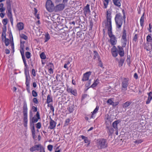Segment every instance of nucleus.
<instances>
[{
	"instance_id": "nucleus-17",
	"label": "nucleus",
	"mask_w": 152,
	"mask_h": 152,
	"mask_svg": "<svg viewBox=\"0 0 152 152\" xmlns=\"http://www.w3.org/2000/svg\"><path fill=\"white\" fill-rule=\"evenodd\" d=\"M120 122L121 121L119 120H118L115 121L113 123V127L115 129V130H117L118 129L117 126L118 124H119Z\"/></svg>"
},
{
	"instance_id": "nucleus-48",
	"label": "nucleus",
	"mask_w": 152,
	"mask_h": 152,
	"mask_svg": "<svg viewBox=\"0 0 152 152\" xmlns=\"http://www.w3.org/2000/svg\"><path fill=\"white\" fill-rule=\"evenodd\" d=\"M32 96L34 97H36L37 96V93L34 90H33L32 91Z\"/></svg>"
},
{
	"instance_id": "nucleus-31",
	"label": "nucleus",
	"mask_w": 152,
	"mask_h": 152,
	"mask_svg": "<svg viewBox=\"0 0 152 152\" xmlns=\"http://www.w3.org/2000/svg\"><path fill=\"white\" fill-rule=\"evenodd\" d=\"M50 38V37L48 33H46L45 35V38L44 39L45 42H47Z\"/></svg>"
},
{
	"instance_id": "nucleus-13",
	"label": "nucleus",
	"mask_w": 152,
	"mask_h": 152,
	"mask_svg": "<svg viewBox=\"0 0 152 152\" xmlns=\"http://www.w3.org/2000/svg\"><path fill=\"white\" fill-rule=\"evenodd\" d=\"M20 52L22 56V57L23 61L25 65V66L27 68V65L26 63V61L25 59V58L24 56V48H22V49H20Z\"/></svg>"
},
{
	"instance_id": "nucleus-40",
	"label": "nucleus",
	"mask_w": 152,
	"mask_h": 152,
	"mask_svg": "<svg viewBox=\"0 0 152 152\" xmlns=\"http://www.w3.org/2000/svg\"><path fill=\"white\" fill-rule=\"evenodd\" d=\"M2 22L4 25V26H6V25L8 23V20L7 18L4 19L3 20Z\"/></svg>"
},
{
	"instance_id": "nucleus-54",
	"label": "nucleus",
	"mask_w": 152,
	"mask_h": 152,
	"mask_svg": "<svg viewBox=\"0 0 152 152\" xmlns=\"http://www.w3.org/2000/svg\"><path fill=\"white\" fill-rule=\"evenodd\" d=\"M32 110H33V111L34 112H37V108L36 107H35L34 106H32Z\"/></svg>"
},
{
	"instance_id": "nucleus-62",
	"label": "nucleus",
	"mask_w": 152,
	"mask_h": 152,
	"mask_svg": "<svg viewBox=\"0 0 152 152\" xmlns=\"http://www.w3.org/2000/svg\"><path fill=\"white\" fill-rule=\"evenodd\" d=\"M97 84H96V83H95L94 82V83L92 84V85L90 87H91L92 88H94V87H96L97 86Z\"/></svg>"
},
{
	"instance_id": "nucleus-43",
	"label": "nucleus",
	"mask_w": 152,
	"mask_h": 152,
	"mask_svg": "<svg viewBox=\"0 0 152 152\" xmlns=\"http://www.w3.org/2000/svg\"><path fill=\"white\" fill-rule=\"evenodd\" d=\"M9 40L8 39H4V42L6 46H8L9 45Z\"/></svg>"
},
{
	"instance_id": "nucleus-1",
	"label": "nucleus",
	"mask_w": 152,
	"mask_h": 152,
	"mask_svg": "<svg viewBox=\"0 0 152 152\" xmlns=\"http://www.w3.org/2000/svg\"><path fill=\"white\" fill-rule=\"evenodd\" d=\"M23 125L25 127L27 126L28 124V108L26 102L24 101L23 103Z\"/></svg>"
},
{
	"instance_id": "nucleus-19",
	"label": "nucleus",
	"mask_w": 152,
	"mask_h": 152,
	"mask_svg": "<svg viewBox=\"0 0 152 152\" xmlns=\"http://www.w3.org/2000/svg\"><path fill=\"white\" fill-rule=\"evenodd\" d=\"M152 44H150L149 45V43H146L144 44V48L147 51H150L152 48Z\"/></svg>"
},
{
	"instance_id": "nucleus-44",
	"label": "nucleus",
	"mask_w": 152,
	"mask_h": 152,
	"mask_svg": "<svg viewBox=\"0 0 152 152\" xmlns=\"http://www.w3.org/2000/svg\"><path fill=\"white\" fill-rule=\"evenodd\" d=\"M20 37L25 40H27L28 39L26 35L23 34H22L20 35Z\"/></svg>"
},
{
	"instance_id": "nucleus-45",
	"label": "nucleus",
	"mask_w": 152,
	"mask_h": 152,
	"mask_svg": "<svg viewBox=\"0 0 152 152\" xmlns=\"http://www.w3.org/2000/svg\"><path fill=\"white\" fill-rule=\"evenodd\" d=\"M123 48V47H122V46L121 47L120 46H118V52L124 51V49Z\"/></svg>"
},
{
	"instance_id": "nucleus-11",
	"label": "nucleus",
	"mask_w": 152,
	"mask_h": 152,
	"mask_svg": "<svg viewBox=\"0 0 152 152\" xmlns=\"http://www.w3.org/2000/svg\"><path fill=\"white\" fill-rule=\"evenodd\" d=\"M65 5L63 4H59L54 7V10L56 12L61 11L64 9Z\"/></svg>"
},
{
	"instance_id": "nucleus-14",
	"label": "nucleus",
	"mask_w": 152,
	"mask_h": 152,
	"mask_svg": "<svg viewBox=\"0 0 152 152\" xmlns=\"http://www.w3.org/2000/svg\"><path fill=\"white\" fill-rule=\"evenodd\" d=\"M91 72L90 71L84 73L83 75V77L82 78V80L83 81L88 80L89 79V78L91 75Z\"/></svg>"
},
{
	"instance_id": "nucleus-29",
	"label": "nucleus",
	"mask_w": 152,
	"mask_h": 152,
	"mask_svg": "<svg viewBox=\"0 0 152 152\" xmlns=\"http://www.w3.org/2000/svg\"><path fill=\"white\" fill-rule=\"evenodd\" d=\"M53 102V98L50 94H48L47 97V103L49 104L51 102Z\"/></svg>"
},
{
	"instance_id": "nucleus-39",
	"label": "nucleus",
	"mask_w": 152,
	"mask_h": 152,
	"mask_svg": "<svg viewBox=\"0 0 152 152\" xmlns=\"http://www.w3.org/2000/svg\"><path fill=\"white\" fill-rule=\"evenodd\" d=\"M40 57L42 59H45L46 58V56L44 52H42L40 54Z\"/></svg>"
},
{
	"instance_id": "nucleus-59",
	"label": "nucleus",
	"mask_w": 152,
	"mask_h": 152,
	"mask_svg": "<svg viewBox=\"0 0 152 152\" xmlns=\"http://www.w3.org/2000/svg\"><path fill=\"white\" fill-rule=\"evenodd\" d=\"M118 54L121 57L124 56V51L119 52Z\"/></svg>"
},
{
	"instance_id": "nucleus-20",
	"label": "nucleus",
	"mask_w": 152,
	"mask_h": 152,
	"mask_svg": "<svg viewBox=\"0 0 152 152\" xmlns=\"http://www.w3.org/2000/svg\"><path fill=\"white\" fill-rule=\"evenodd\" d=\"M89 6V4H87L84 8V13L85 15L88 13H90L91 12Z\"/></svg>"
},
{
	"instance_id": "nucleus-22",
	"label": "nucleus",
	"mask_w": 152,
	"mask_h": 152,
	"mask_svg": "<svg viewBox=\"0 0 152 152\" xmlns=\"http://www.w3.org/2000/svg\"><path fill=\"white\" fill-rule=\"evenodd\" d=\"M17 26L19 31L22 30L24 28V24L22 22H20L18 23Z\"/></svg>"
},
{
	"instance_id": "nucleus-27",
	"label": "nucleus",
	"mask_w": 152,
	"mask_h": 152,
	"mask_svg": "<svg viewBox=\"0 0 152 152\" xmlns=\"http://www.w3.org/2000/svg\"><path fill=\"white\" fill-rule=\"evenodd\" d=\"M132 102L130 101H127L124 103L122 105L123 108H126L128 107L132 103Z\"/></svg>"
},
{
	"instance_id": "nucleus-56",
	"label": "nucleus",
	"mask_w": 152,
	"mask_h": 152,
	"mask_svg": "<svg viewBox=\"0 0 152 152\" xmlns=\"http://www.w3.org/2000/svg\"><path fill=\"white\" fill-rule=\"evenodd\" d=\"M33 102L34 103H35L36 104H37L38 103V99L36 98H34L33 99Z\"/></svg>"
},
{
	"instance_id": "nucleus-28",
	"label": "nucleus",
	"mask_w": 152,
	"mask_h": 152,
	"mask_svg": "<svg viewBox=\"0 0 152 152\" xmlns=\"http://www.w3.org/2000/svg\"><path fill=\"white\" fill-rule=\"evenodd\" d=\"M77 37L82 38L84 36V33L82 31H78L77 33Z\"/></svg>"
},
{
	"instance_id": "nucleus-64",
	"label": "nucleus",
	"mask_w": 152,
	"mask_h": 152,
	"mask_svg": "<svg viewBox=\"0 0 152 152\" xmlns=\"http://www.w3.org/2000/svg\"><path fill=\"white\" fill-rule=\"evenodd\" d=\"M48 66L50 68H53L54 66L53 64L51 63H49Z\"/></svg>"
},
{
	"instance_id": "nucleus-60",
	"label": "nucleus",
	"mask_w": 152,
	"mask_h": 152,
	"mask_svg": "<svg viewBox=\"0 0 152 152\" xmlns=\"http://www.w3.org/2000/svg\"><path fill=\"white\" fill-rule=\"evenodd\" d=\"M152 28V26L151 23H149V28L148 29L149 32L151 33L152 32L151 29Z\"/></svg>"
},
{
	"instance_id": "nucleus-9",
	"label": "nucleus",
	"mask_w": 152,
	"mask_h": 152,
	"mask_svg": "<svg viewBox=\"0 0 152 152\" xmlns=\"http://www.w3.org/2000/svg\"><path fill=\"white\" fill-rule=\"evenodd\" d=\"M122 39L123 40V41L121 42L122 46L123 47H125L126 45L127 40L126 38V30L124 28L123 29Z\"/></svg>"
},
{
	"instance_id": "nucleus-35",
	"label": "nucleus",
	"mask_w": 152,
	"mask_h": 152,
	"mask_svg": "<svg viewBox=\"0 0 152 152\" xmlns=\"http://www.w3.org/2000/svg\"><path fill=\"white\" fill-rule=\"evenodd\" d=\"M99 109V107L97 106L96 108L92 112L91 116V118H93V116L98 111Z\"/></svg>"
},
{
	"instance_id": "nucleus-8",
	"label": "nucleus",
	"mask_w": 152,
	"mask_h": 152,
	"mask_svg": "<svg viewBox=\"0 0 152 152\" xmlns=\"http://www.w3.org/2000/svg\"><path fill=\"white\" fill-rule=\"evenodd\" d=\"M45 6L47 10L49 12H53L54 10V5L51 0L47 1Z\"/></svg>"
},
{
	"instance_id": "nucleus-38",
	"label": "nucleus",
	"mask_w": 152,
	"mask_h": 152,
	"mask_svg": "<svg viewBox=\"0 0 152 152\" xmlns=\"http://www.w3.org/2000/svg\"><path fill=\"white\" fill-rule=\"evenodd\" d=\"M146 39L148 42H152V38L149 35L147 36Z\"/></svg>"
},
{
	"instance_id": "nucleus-63",
	"label": "nucleus",
	"mask_w": 152,
	"mask_h": 152,
	"mask_svg": "<svg viewBox=\"0 0 152 152\" xmlns=\"http://www.w3.org/2000/svg\"><path fill=\"white\" fill-rule=\"evenodd\" d=\"M98 61H99V66H100L101 67H102L103 66V64H102V62L100 60V59H99L98 60Z\"/></svg>"
},
{
	"instance_id": "nucleus-61",
	"label": "nucleus",
	"mask_w": 152,
	"mask_h": 152,
	"mask_svg": "<svg viewBox=\"0 0 152 152\" xmlns=\"http://www.w3.org/2000/svg\"><path fill=\"white\" fill-rule=\"evenodd\" d=\"M31 126H32V128L31 129V132H35V129L34 124H32Z\"/></svg>"
},
{
	"instance_id": "nucleus-50",
	"label": "nucleus",
	"mask_w": 152,
	"mask_h": 152,
	"mask_svg": "<svg viewBox=\"0 0 152 152\" xmlns=\"http://www.w3.org/2000/svg\"><path fill=\"white\" fill-rule=\"evenodd\" d=\"M36 127L37 129H39L41 127V124L40 122H38L36 124Z\"/></svg>"
},
{
	"instance_id": "nucleus-21",
	"label": "nucleus",
	"mask_w": 152,
	"mask_h": 152,
	"mask_svg": "<svg viewBox=\"0 0 152 152\" xmlns=\"http://www.w3.org/2000/svg\"><path fill=\"white\" fill-rule=\"evenodd\" d=\"M148 97L147 101H146V103L147 104H149L152 99V92L151 91L148 93Z\"/></svg>"
},
{
	"instance_id": "nucleus-46",
	"label": "nucleus",
	"mask_w": 152,
	"mask_h": 152,
	"mask_svg": "<svg viewBox=\"0 0 152 152\" xmlns=\"http://www.w3.org/2000/svg\"><path fill=\"white\" fill-rule=\"evenodd\" d=\"M53 147V145H49L47 146L48 150L50 151H52Z\"/></svg>"
},
{
	"instance_id": "nucleus-58",
	"label": "nucleus",
	"mask_w": 152,
	"mask_h": 152,
	"mask_svg": "<svg viewBox=\"0 0 152 152\" xmlns=\"http://www.w3.org/2000/svg\"><path fill=\"white\" fill-rule=\"evenodd\" d=\"M143 142V140H136L134 142V143L136 144H139Z\"/></svg>"
},
{
	"instance_id": "nucleus-51",
	"label": "nucleus",
	"mask_w": 152,
	"mask_h": 152,
	"mask_svg": "<svg viewBox=\"0 0 152 152\" xmlns=\"http://www.w3.org/2000/svg\"><path fill=\"white\" fill-rule=\"evenodd\" d=\"M138 38V35L137 34H135L133 37V41L136 42L137 39Z\"/></svg>"
},
{
	"instance_id": "nucleus-41",
	"label": "nucleus",
	"mask_w": 152,
	"mask_h": 152,
	"mask_svg": "<svg viewBox=\"0 0 152 152\" xmlns=\"http://www.w3.org/2000/svg\"><path fill=\"white\" fill-rule=\"evenodd\" d=\"M31 54L29 52H26L25 53V55L26 58H29L31 57Z\"/></svg>"
},
{
	"instance_id": "nucleus-4",
	"label": "nucleus",
	"mask_w": 152,
	"mask_h": 152,
	"mask_svg": "<svg viewBox=\"0 0 152 152\" xmlns=\"http://www.w3.org/2000/svg\"><path fill=\"white\" fill-rule=\"evenodd\" d=\"M33 113L31 110L29 112V118L30 119V125L31 126L32 124L37 122L38 120L40 119L39 113L37 111L35 115V116L33 117Z\"/></svg>"
},
{
	"instance_id": "nucleus-6",
	"label": "nucleus",
	"mask_w": 152,
	"mask_h": 152,
	"mask_svg": "<svg viewBox=\"0 0 152 152\" xmlns=\"http://www.w3.org/2000/svg\"><path fill=\"white\" fill-rule=\"evenodd\" d=\"M112 29H108V34L110 38V42L111 44L112 45H114L116 44L117 41L114 35L112 34Z\"/></svg>"
},
{
	"instance_id": "nucleus-5",
	"label": "nucleus",
	"mask_w": 152,
	"mask_h": 152,
	"mask_svg": "<svg viewBox=\"0 0 152 152\" xmlns=\"http://www.w3.org/2000/svg\"><path fill=\"white\" fill-rule=\"evenodd\" d=\"M111 12L110 11H107L106 13V18L107 20L104 23L105 26L107 27L108 29H112V22H111Z\"/></svg>"
},
{
	"instance_id": "nucleus-32",
	"label": "nucleus",
	"mask_w": 152,
	"mask_h": 152,
	"mask_svg": "<svg viewBox=\"0 0 152 152\" xmlns=\"http://www.w3.org/2000/svg\"><path fill=\"white\" fill-rule=\"evenodd\" d=\"M104 8H106L109 3V1L111 0H104Z\"/></svg>"
},
{
	"instance_id": "nucleus-49",
	"label": "nucleus",
	"mask_w": 152,
	"mask_h": 152,
	"mask_svg": "<svg viewBox=\"0 0 152 152\" xmlns=\"http://www.w3.org/2000/svg\"><path fill=\"white\" fill-rule=\"evenodd\" d=\"M70 120L69 118H67L66 119L65 121V123L64 124V126H68Z\"/></svg>"
},
{
	"instance_id": "nucleus-3",
	"label": "nucleus",
	"mask_w": 152,
	"mask_h": 152,
	"mask_svg": "<svg viewBox=\"0 0 152 152\" xmlns=\"http://www.w3.org/2000/svg\"><path fill=\"white\" fill-rule=\"evenodd\" d=\"M115 20L116 28L118 29L120 28L122 25L123 20L121 14L120 13L117 14L115 18Z\"/></svg>"
},
{
	"instance_id": "nucleus-34",
	"label": "nucleus",
	"mask_w": 152,
	"mask_h": 152,
	"mask_svg": "<svg viewBox=\"0 0 152 152\" xmlns=\"http://www.w3.org/2000/svg\"><path fill=\"white\" fill-rule=\"evenodd\" d=\"M26 83L25 84L26 86V87H30V80L29 79H28V78H26Z\"/></svg>"
},
{
	"instance_id": "nucleus-18",
	"label": "nucleus",
	"mask_w": 152,
	"mask_h": 152,
	"mask_svg": "<svg viewBox=\"0 0 152 152\" xmlns=\"http://www.w3.org/2000/svg\"><path fill=\"white\" fill-rule=\"evenodd\" d=\"M80 137H81L82 139L84 140L85 143H88L87 146H88L90 144L91 142L90 140L88 139V138L83 135H81Z\"/></svg>"
},
{
	"instance_id": "nucleus-24",
	"label": "nucleus",
	"mask_w": 152,
	"mask_h": 152,
	"mask_svg": "<svg viewBox=\"0 0 152 152\" xmlns=\"http://www.w3.org/2000/svg\"><path fill=\"white\" fill-rule=\"evenodd\" d=\"M10 37V38L11 39L10 37H12V39H10V41H11V47L12 49L13 50V51H14V44L13 43V38L12 37V34L11 32L9 34Z\"/></svg>"
},
{
	"instance_id": "nucleus-42",
	"label": "nucleus",
	"mask_w": 152,
	"mask_h": 152,
	"mask_svg": "<svg viewBox=\"0 0 152 152\" xmlns=\"http://www.w3.org/2000/svg\"><path fill=\"white\" fill-rule=\"evenodd\" d=\"M111 53L112 56L115 57H116L118 55L117 51H113V52H111Z\"/></svg>"
},
{
	"instance_id": "nucleus-2",
	"label": "nucleus",
	"mask_w": 152,
	"mask_h": 152,
	"mask_svg": "<svg viewBox=\"0 0 152 152\" xmlns=\"http://www.w3.org/2000/svg\"><path fill=\"white\" fill-rule=\"evenodd\" d=\"M96 145L99 149L105 148L108 147L107 140L104 138L99 139L97 141Z\"/></svg>"
},
{
	"instance_id": "nucleus-47",
	"label": "nucleus",
	"mask_w": 152,
	"mask_h": 152,
	"mask_svg": "<svg viewBox=\"0 0 152 152\" xmlns=\"http://www.w3.org/2000/svg\"><path fill=\"white\" fill-rule=\"evenodd\" d=\"M107 102L108 103H109L110 105H111L113 106V104H114V102L112 101L111 99H109L107 101Z\"/></svg>"
},
{
	"instance_id": "nucleus-55",
	"label": "nucleus",
	"mask_w": 152,
	"mask_h": 152,
	"mask_svg": "<svg viewBox=\"0 0 152 152\" xmlns=\"http://www.w3.org/2000/svg\"><path fill=\"white\" fill-rule=\"evenodd\" d=\"M113 47L112 48L111 50V52H113V51H117L118 50L115 46L113 45Z\"/></svg>"
},
{
	"instance_id": "nucleus-53",
	"label": "nucleus",
	"mask_w": 152,
	"mask_h": 152,
	"mask_svg": "<svg viewBox=\"0 0 152 152\" xmlns=\"http://www.w3.org/2000/svg\"><path fill=\"white\" fill-rule=\"evenodd\" d=\"M42 152H45L44 147L40 144V146L39 147V150Z\"/></svg>"
},
{
	"instance_id": "nucleus-15",
	"label": "nucleus",
	"mask_w": 152,
	"mask_h": 152,
	"mask_svg": "<svg viewBox=\"0 0 152 152\" xmlns=\"http://www.w3.org/2000/svg\"><path fill=\"white\" fill-rule=\"evenodd\" d=\"M56 123L50 118V126L48 127V128L51 129H54L56 127Z\"/></svg>"
},
{
	"instance_id": "nucleus-25",
	"label": "nucleus",
	"mask_w": 152,
	"mask_h": 152,
	"mask_svg": "<svg viewBox=\"0 0 152 152\" xmlns=\"http://www.w3.org/2000/svg\"><path fill=\"white\" fill-rule=\"evenodd\" d=\"M145 18L144 16V12L143 13V15L142 16L140 20V26L143 28L144 26V19Z\"/></svg>"
},
{
	"instance_id": "nucleus-57",
	"label": "nucleus",
	"mask_w": 152,
	"mask_h": 152,
	"mask_svg": "<svg viewBox=\"0 0 152 152\" xmlns=\"http://www.w3.org/2000/svg\"><path fill=\"white\" fill-rule=\"evenodd\" d=\"M69 111L70 113H72L74 110L72 106H70L69 107Z\"/></svg>"
},
{
	"instance_id": "nucleus-16",
	"label": "nucleus",
	"mask_w": 152,
	"mask_h": 152,
	"mask_svg": "<svg viewBox=\"0 0 152 152\" xmlns=\"http://www.w3.org/2000/svg\"><path fill=\"white\" fill-rule=\"evenodd\" d=\"M40 146V144H38L35 145L34 146L31 148L30 150L31 152H33L35 151H39V147Z\"/></svg>"
},
{
	"instance_id": "nucleus-52",
	"label": "nucleus",
	"mask_w": 152,
	"mask_h": 152,
	"mask_svg": "<svg viewBox=\"0 0 152 152\" xmlns=\"http://www.w3.org/2000/svg\"><path fill=\"white\" fill-rule=\"evenodd\" d=\"M4 27L3 28V30H2V35H3V34H6V32L7 30V27L6 26H4Z\"/></svg>"
},
{
	"instance_id": "nucleus-12",
	"label": "nucleus",
	"mask_w": 152,
	"mask_h": 152,
	"mask_svg": "<svg viewBox=\"0 0 152 152\" xmlns=\"http://www.w3.org/2000/svg\"><path fill=\"white\" fill-rule=\"evenodd\" d=\"M66 90L69 93H71L74 96H77V91L76 89H74L72 87H67Z\"/></svg>"
},
{
	"instance_id": "nucleus-26",
	"label": "nucleus",
	"mask_w": 152,
	"mask_h": 152,
	"mask_svg": "<svg viewBox=\"0 0 152 152\" xmlns=\"http://www.w3.org/2000/svg\"><path fill=\"white\" fill-rule=\"evenodd\" d=\"M113 1L115 6L118 7L121 6V3L119 0H113Z\"/></svg>"
},
{
	"instance_id": "nucleus-7",
	"label": "nucleus",
	"mask_w": 152,
	"mask_h": 152,
	"mask_svg": "<svg viewBox=\"0 0 152 152\" xmlns=\"http://www.w3.org/2000/svg\"><path fill=\"white\" fill-rule=\"evenodd\" d=\"M129 79L128 77L124 78L121 80L122 91H126L129 84Z\"/></svg>"
},
{
	"instance_id": "nucleus-30",
	"label": "nucleus",
	"mask_w": 152,
	"mask_h": 152,
	"mask_svg": "<svg viewBox=\"0 0 152 152\" xmlns=\"http://www.w3.org/2000/svg\"><path fill=\"white\" fill-rule=\"evenodd\" d=\"M94 56L93 57L94 59H95L96 58H98V60L99 59H100V56L97 51H94Z\"/></svg>"
},
{
	"instance_id": "nucleus-23",
	"label": "nucleus",
	"mask_w": 152,
	"mask_h": 152,
	"mask_svg": "<svg viewBox=\"0 0 152 152\" xmlns=\"http://www.w3.org/2000/svg\"><path fill=\"white\" fill-rule=\"evenodd\" d=\"M106 128L108 130L107 132L109 135L112 134L114 131L113 128H112L111 127L109 126H106Z\"/></svg>"
},
{
	"instance_id": "nucleus-33",
	"label": "nucleus",
	"mask_w": 152,
	"mask_h": 152,
	"mask_svg": "<svg viewBox=\"0 0 152 152\" xmlns=\"http://www.w3.org/2000/svg\"><path fill=\"white\" fill-rule=\"evenodd\" d=\"M124 59L123 58H121L120 59V60L119 62L118 66L120 67L122 66L124 62Z\"/></svg>"
},
{
	"instance_id": "nucleus-37",
	"label": "nucleus",
	"mask_w": 152,
	"mask_h": 152,
	"mask_svg": "<svg viewBox=\"0 0 152 152\" xmlns=\"http://www.w3.org/2000/svg\"><path fill=\"white\" fill-rule=\"evenodd\" d=\"M26 67V68L24 69V73L26 76V78H28V76L29 75V71H27Z\"/></svg>"
},
{
	"instance_id": "nucleus-36",
	"label": "nucleus",
	"mask_w": 152,
	"mask_h": 152,
	"mask_svg": "<svg viewBox=\"0 0 152 152\" xmlns=\"http://www.w3.org/2000/svg\"><path fill=\"white\" fill-rule=\"evenodd\" d=\"M91 83V79H90L85 84V86L86 87H88L87 88V90H88L90 87H89Z\"/></svg>"
},
{
	"instance_id": "nucleus-10",
	"label": "nucleus",
	"mask_w": 152,
	"mask_h": 152,
	"mask_svg": "<svg viewBox=\"0 0 152 152\" xmlns=\"http://www.w3.org/2000/svg\"><path fill=\"white\" fill-rule=\"evenodd\" d=\"M7 9L8 11L7 16L10 19H13L12 13V8L10 3L9 1H7Z\"/></svg>"
}]
</instances>
